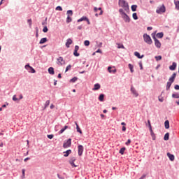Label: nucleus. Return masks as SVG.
Listing matches in <instances>:
<instances>
[{
    "label": "nucleus",
    "mask_w": 179,
    "mask_h": 179,
    "mask_svg": "<svg viewBox=\"0 0 179 179\" xmlns=\"http://www.w3.org/2000/svg\"><path fill=\"white\" fill-rule=\"evenodd\" d=\"M134 55L136 57H137V58H138L139 59H142V58H143V57H144L143 55L141 56V54H139V52H135Z\"/></svg>",
    "instance_id": "19"
},
{
    "label": "nucleus",
    "mask_w": 179,
    "mask_h": 179,
    "mask_svg": "<svg viewBox=\"0 0 179 179\" xmlns=\"http://www.w3.org/2000/svg\"><path fill=\"white\" fill-rule=\"evenodd\" d=\"M150 135L152 136V141H156V134L153 132V130H150Z\"/></svg>",
    "instance_id": "18"
},
{
    "label": "nucleus",
    "mask_w": 179,
    "mask_h": 179,
    "mask_svg": "<svg viewBox=\"0 0 179 179\" xmlns=\"http://www.w3.org/2000/svg\"><path fill=\"white\" fill-rule=\"evenodd\" d=\"M131 92L136 97L139 96V94H138V92H136V90H135L133 86L131 87Z\"/></svg>",
    "instance_id": "9"
},
{
    "label": "nucleus",
    "mask_w": 179,
    "mask_h": 179,
    "mask_svg": "<svg viewBox=\"0 0 179 179\" xmlns=\"http://www.w3.org/2000/svg\"><path fill=\"white\" fill-rule=\"evenodd\" d=\"M172 83H171V81L167 83V84H166V90H170V87H171V84Z\"/></svg>",
    "instance_id": "30"
},
{
    "label": "nucleus",
    "mask_w": 179,
    "mask_h": 179,
    "mask_svg": "<svg viewBox=\"0 0 179 179\" xmlns=\"http://www.w3.org/2000/svg\"><path fill=\"white\" fill-rule=\"evenodd\" d=\"M56 10H60L62 11V7L58 6L57 7H56Z\"/></svg>",
    "instance_id": "49"
},
{
    "label": "nucleus",
    "mask_w": 179,
    "mask_h": 179,
    "mask_svg": "<svg viewBox=\"0 0 179 179\" xmlns=\"http://www.w3.org/2000/svg\"><path fill=\"white\" fill-rule=\"evenodd\" d=\"M176 68H177V63L176 62H173L172 65L169 66L171 71H175Z\"/></svg>",
    "instance_id": "14"
},
{
    "label": "nucleus",
    "mask_w": 179,
    "mask_h": 179,
    "mask_svg": "<svg viewBox=\"0 0 179 179\" xmlns=\"http://www.w3.org/2000/svg\"><path fill=\"white\" fill-rule=\"evenodd\" d=\"M44 43H47V38H43L39 41V44H44Z\"/></svg>",
    "instance_id": "25"
},
{
    "label": "nucleus",
    "mask_w": 179,
    "mask_h": 179,
    "mask_svg": "<svg viewBox=\"0 0 179 179\" xmlns=\"http://www.w3.org/2000/svg\"><path fill=\"white\" fill-rule=\"evenodd\" d=\"M164 127L166 129H169V128H170V122H169V120H166L164 122Z\"/></svg>",
    "instance_id": "17"
},
{
    "label": "nucleus",
    "mask_w": 179,
    "mask_h": 179,
    "mask_svg": "<svg viewBox=\"0 0 179 179\" xmlns=\"http://www.w3.org/2000/svg\"><path fill=\"white\" fill-rule=\"evenodd\" d=\"M155 59H156V61H161V59H162V56H156L155 57Z\"/></svg>",
    "instance_id": "45"
},
{
    "label": "nucleus",
    "mask_w": 179,
    "mask_h": 179,
    "mask_svg": "<svg viewBox=\"0 0 179 179\" xmlns=\"http://www.w3.org/2000/svg\"><path fill=\"white\" fill-rule=\"evenodd\" d=\"M49 106H50V100H48L45 101V108H47V107H48Z\"/></svg>",
    "instance_id": "43"
},
{
    "label": "nucleus",
    "mask_w": 179,
    "mask_h": 179,
    "mask_svg": "<svg viewBox=\"0 0 179 179\" xmlns=\"http://www.w3.org/2000/svg\"><path fill=\"white\" fill-rule=\"evenodd\" d=\"M71 145H72V139L69 138L66 142L63 144V148L66 149L67 148H71Z\"/></svg>",
    "instance_id": "5"
},
{
    "label": "nucleus",
    "mask_w": 179,
    "mask_h": 179,
    "mask_svg": "<svg viewBox=\"0 0 179 179\" xmlns=\"http://www.w3.org/2000/svg\"><path fill=\"white\" fill-rule=\"evenodd\" d=\"M43 33H47V31H48V28H47V27H44L43 29Z\"/></svg>",
    "instance_id": "48"
},
{
    "label": "nucleus",
    "mask_w": 179,
    "mask_h": 179,
    "mask_svg": "<svg viewBox=\"0 0 179 179\" xmlns=\"http://www.w3.org/2000/svg\"><path fill=\"white\" fill-rule=\"evenodd\" d=\"M97 10H100L99 15H103V10H101V7H99V8H97V7L94 8V12H95V13H97Z\"/></svg>",
    "instance_id": "11"
},
{
    "label": "nucleus",
    "mask_w": 179,
    "mask_h": 179,
    "mask_svg": "<svg viewBox=\"0 0 179 179\" xmlns=\"http://www.w3.org/2000/svg\"><path fill=\"white\" fill-rule=\"evenodd\" d=\"M173 99H179V93H176L172 94Z\"/></svg>",
    "instance_id": "32"
},
{
    "label": "nucleus",
    "mask_w": 179,
    "mask_h": 179,
    "mask_svg": "<svg viewBox=\"0 0 179 179\" xmlns=\"http://www.w3.org/2000/svg\"><path fill=\"white\" fill-rule=\"evenodd\" d=\"M57 65H59V66L65 65V60H64V57H59L57 59Z\"/></svg>",
    "instance_id": "7"
},
{
    "label": "nucleus",
    "mask_w": 179,
    "mask_h": 179,
    "mask_svg": "<svg viewBox=\"0 0 179 179\" xmlns=\"http://www.w3.org/2000/svg\"><path fill=\"white\" fill-rule=\"evenodd\" d=\"M75 124L76 125V129L77 132H79V134H83L82 130L80 129V127H79V124H78V122H75Z\"/></svg>",
    "instance_id": "20"
},
{
    "label": "nucleus",
    "mask_w": 179,
    "mask_h": 179,
    "mask_svg": "<svg viewBox=\"0 0 179 179\" xmlns=\"http://www.w3.org/2000/svg\"><path fill=\"white\" fill-rule=\"evenodd\" d=\"M119 13L126 23H129V22H131V19L129 18V16H128V15L125 13V11H124V9L120 8Z\"/></svg>",
    "instance_id": "2"
},
{
    "label": "nucleus",
    "mask_w": 179,
    "mask_h": 179,
    "mask_svg": "<svg viewBox=\"0 0 179 179\" xmlns=\"http://www.w3.org/2000/svg\"><path fill=\"white\" fill-rule=\"evenodd\" d=\"M122 130L123 131V132H125L127 131V127H125V126H123Z\"/></svg>",
    "instance_id": "56"
},
{
    "label": "nucleus",
    "mask_w": 179,
    "mask_h": 179,
    "mask_svg": "<svg viewBox=\"0 0 179 179\" xmlns=\"http://www.w3.org/2000/svg\"><path fill=\"white\" fill-rule=\"evenodd\" d=\"M153 28L152 27H148V28H147V30H148V31H150V30H152Z\"/></svg>",
    "instance_id": "64"
},
{
    "label": "nucleus",
    "mask_w": 179,
    "mask_h": 179,
    "mask_svg": "<svg viewBox=\"0 0 179 179\" xmlns=\"http://www.w3.org/2000/svg\"><path fill=\"white\" fill-rule=\"evenodd\" d=\"M48 72L50 73V75H54L55 72H54V68L52 67H50L48 69Z\"/></svg>",
    "instance_id": "24"
},
{
    "label": "nucleus",
    "mask_w": 179,
    "mask_h": 179,
    "mask_svg": "<svg viewBox=\"0 0 179 179\" xmlns=\"http://www.w3.org/2000/svg\"><path fill=\"white\" fill-rule=\"evenodd\" d=\"M78 156H82V155H83V150H84L83 145H79L78 146Z\"/></svg>",
    "instance_id": "8"
},
{
    "label": "nucleus",
    "mask_w": 179,
    "mask_h": 179,
    "mask_svg": "<svg viewBox=\"0 0 179 179\" xmlns=\"http://www.w3.org/2000/svg\"><path fill=\"white\" fill-rule=\"evenodd\" d=\"M143 40L145 43L149 44L150 45L153 43V41H152V38H150V36L148 35V34H143Z\"/></svg>",
    "instance_id": "3"
},
{
    "label": "nucleus",
    "mask_w": 179,
    "mask_h": 179,
    "mask_svg": "<svg viewBox=\"0 0 179 179\" xmlns=\"http://www.w3.org/2000/svg\"><path fill=\"white\" fill-rule=\"evenodd\" d=\"M48 138L49 139H52V138H54V135H52V134H49V135H48Z\"/></svg>",
    "instance_id": "52"
},
{
    "label": "nucleus",
    "mask_w": 179,
    "mask_h": 179,
    "mask_svg": "<svg viewBox=\"0 0 179 179\" xmlns=\"http://www.w3.org/2000/svg\"><path fill=\"white\" fill-rule=\"evenodd\" d=\"M175 90H179V85H175Z\"/></svg>",
    "instance_id": "57"
},
{
    "label": "nucleus",
    "mask_w": 179,
    "mask_h": 179,
    "mask_svg": "<svg viewBox=\"0 0 179 179\" xmlns=\"http://www.w3.org/2000/svg\"><path fill=\"white\" fill-rule=\"evenodd\" d=\"M71 68H72V66H71V64L67 66L66 68V72H68L69 71V69H71Z\"/></svg>",
    "instance_id": "47"
},
{
    "label": "nucleus",
    "mask_w": 179,
    "mask_h": 179,
    "mask_svg": "<svg viewBox=\"0 0 179 179\" xmlns=\"http://www.w3.org/2000/svg\"><path fill=\"white\" fill-rule=\"evenodd\" d=\"M26 170L22 169V178H24V173H25Z\"/></svg>",
    "instance_id": "50"
},
{
    "label": "nucleus",
    "mask_w": 179,
    "mask_h": 179,
    "mask_svg": "<svg viewBox=\"0 0 179 179\" xmlns=\"http://www.w3.org/2000/svg\"><path fill=\"white\" fill-rule=\"evenodd\" d=\"M156 34H152V38L155 41V46L157 47V48H160V47H162V43H160V41L159 40H157V38H156Z\"/></svg>",
    "instance_id": "4"
},
{
    "label": "nucleus",
    "mask_w": 179,
    "mask_h": 179,
    "mask_svg": "<svg viewBox=\"0 0 179 179\" xmlns=\"http://www.w3.org/2000/svg\"><path fill=\"white\" fill-rule=\"evenodd\" d=\"M73 55L75 57H79V53H78V50H74Z\"/></svg>",
    "instance_id": "46"
},
{
    "label": "nucleus",
    "mask_w": 179,
    "mask_h": 179,
    "mask_svg": "<svg viewBox=\"0 0 179 179\" xmlns=\"http://www.w3.org/2000/svg\"><path fill=\"white\" fill-rule=\"evenodd\" d=\"M74 51H79V46L76 45Z\"/></svg>",
    "instance_id": "55"
},
{
    "label": "nucleus",
    "mask_w": 179,
    "mask_h": 179,
    "mask_svg": "<svg viewBox=\"0 0 179 179\" xmlns=\"http://www.w3.org/2000/svg\"><path fill=\"white\" fill-rule=\"evenodd\" d=\"M169 137H170V134L166 133V134L164 135V141H169Z\"/></svg>",
    "instance_id": "29"
},
{
    "label": "nucleus",
    "mask_w": 179,
    "mask_h": 179,
    "mask_svg": "<svg viewBox=\"0 0 179 179\" xmlns=\"http://www.w3.org/2000/svg\"><path fill=\"white\" fill-rule=\"evenodd\" d=\"M146 178V175H143L139 179H144Z\"/></svg>",
    "instance_id": "58"
},
{
    "label": "nucleus",
    "mask_w": 179,
    "mask_h": 179,
    "mask_svg": "<svg viewBox=\"0 0 179 179\" xmlns=\"http://www.w3.org/2000/svg\"><path fill=\"white\" fill-rule=\"evenodd\" d=\"M118 5L124 12H129V4L125 0H119Z\"/></svg>",
    "instance_id": "1"
},
{
    "label": "nucleus",
    "mask_w": 179,
    "mask_h": 179,
    "mask_svg": "<svg viewBox=\"0 0 179 179\" xmlns=\"http://www.w3.org/2000/svg\"><path fill=\"white\" fill-rule=\"evenodd\" d=\"M70 164L72 166V167H78V166L75 164V162H70Z\"/></svg>",
    "instance_id": "53"
},
{
    "label": "nucleus",
    "mask_w": 179,
    "mask_h": 179,
    "mask_svg": "<svg viewBox=\"0 0 179 179\" xmlns=\"http://www.w3.org/2000/svg\"><path fill=\"white\" fill-rule=\"evenodd\" d=\"M164 12H166V7L164 6V5H162L161 7L158 8L156 10V13H164Z\"/></svg>",
    "instance_id": "6"
},
{
    "label": "nucleus",
    "mask_w": 179,
    "mask_h": 179,
    "mask_svg": "<svg viewBox=\"0 0 179 179\" xmlns=\"http://www.w3.org/2000/svg\"><path fill=\"white\" fill-rule=\"evenodd\" d=\"M129 68L131 73H133V72H134V66L131 64H129Z\"/></svg>",
    "instance_id": "35"
},
{
    "label": "nucleus",
    "mask_w": 179,
    "mask_h": 179,
    "mask_svg": "<svg viewBox=\"0 0 179 179\" xmlns=\"http://www.w3.org/2000/svg\"><path fill=\"white\" fill-rule=\"evenodd\" d=\"M76 80H78V78L74 77L70 80V82H72V83H75V82H76Z\"/></svg>",
    "instance_id": "41"
},
{
    "label": "nucleus",
    "mask_w": 179,
    "mask_h": 179,
    "mask_svg": "<svg viewBox=\"0 0 179 179\" xmlns=\"http://www.w3.org/2000/svg\"><path fill=\"white\" fill-rule=\"evenodd\" d=\"M76 161V158L75 157H71L69 160V163H75V162Z\"/></svg>",
    "instance_id": "40"
},
{
    "label": "nucleus",
    "mask_w": 179,
    "mask_h": 179,
    "mask_svg": "<svg viewBox=\"0 0 179 179\" xmlns=\"http://www.w3.org/2000/svg\"><path fill=\"white\" fill-rule=\"evenodd\" d=\"M57 177L59 179H64V177H62L61 176H59V174H57Z\"/></svg>",
    "instance_id": "63"
},
{
    "label": "nucleus",
    "mask_w": 179,
    "mask_h": 179,
    "mask_svg": "<svg viewBox=\"0 0 179 179\" xmlns=\"http://www.w3.org/2000/svg\"><path fill=\"white\" fill-rule=\"evenodd\" d=\"M139 66H140L141 69H143V67L142 66V62L139 63Z\"/></svg>",
    "instance_id": "61"
},
{
    "label": "nucleus",
    "mask_w": 179,
    "mask_h": 179,
    "mask_svg": "<svg viewBox=\"0 0 179 179\" xmlns=\"http://www.w3.org/2000/svg\"><path fill=\"white\" fill-rule=\"evenodd\" d=\"M133 19H134V20H138V15L136 13H133Z\"/></svg>",
    "instance_id": "39"
},
{
    "label": "nucleus",
    "mask_w": 179,
    "mask_h": 179,
    "mask_svg": "<svg viewBox=\"0 0 179 179\" xmlns=\"http://www.w3.org/2000/svg\"><path fill=\"white\" fill-rule=\"evenodd\" d=\"M108 71L110 73H115L117 72L116 69L111 70V66L108 67Z\"/></svg>",
    "instance_id": "23"
},
{
    "label": "nucleus",
    "mask_w": 179,
    "mask_h": 179,
    "mask_svg": "<svg viewBox=\"0 0 179 179\" xmlns=\"http://www.w3.org/2000/svg\"><path fill=\"white\" fill-rule=\"evenodd\" d=\"M28 23H29V26H31V19L28 20Z\"/></svg>",
    "instance_id": "60"
},
{
    "label": "nucleus",
    "mask_w": 179,
    "mask_h": 179,
    "mask_svg": "<svg viewBox=\"0 0 179 179\" xmlns=\"http://www.w3.org/2000/svg\"><path fill=\"white\" fill-rule=\"evenodd\" d=\"M174 4H175V6H176V9L179 10V1H175Z\"/></svg>",
    "instance_id": "28"
},
{
    "label": "nucleus",
    "mask_w": 179,
    "mask_h": 179,
    "mask_svg": "<svg viewBox=\"0 0 179 179\" xmlns=\"http://www.w3.org/2000/svg\"><path fill=\"white\" fill-rule=\"evenodd\" d=\"M176 76H177V73H173L172 76L169 78V82H171V83H173V82H174V79H176Z\"/></svg>",
    "instance_id": "15"
},
{
    "label": "nucleus",
    "mask_w": 179,
    "mask_h": 179,
    "mask_svg": "<svg viewBox=\"0 0 179 179\" xmlns=\"http://www.w3.org/2000/svg\"><path fill=\"white\" fill-rule=\"evenodd\" d=\"M83 20H88L87 17H82L81 18H80L79 20H78V22H83Z\"/></svg>",
    "instance_id": "33"
},
{
    "label": "nucleus",
    "mask_w": 179,
    "mask_h": 179,
    "mask_svg": "<svg viewBox=\"0 0 179 179\" xmlns=\"http://www.w3.org/2000/svg\"><path fill=\"white\" fill-rule=\"evenodd\" d=\"M72 43H73L72 39L68 38V39L66 40V47L67 48H69V45H70L71 44H72Z\"/></svg>",
    "instance_id": "13"
},
{
    "label": "nucleus",
    "mask_w": 179,
    "mask_h": 179,
    "mask_svg": "<svg viewBox=\"0 0 179 179\" xmlns=\"http://www.w3.org/2000/svg\"><path fill=\"white\" fill-rule=\"evenodd\" d=\"M125 144H126L127 146H129V145L131 144V139H128V140H127V142H126Z\"/></svg>",
    "instance_id": "51"
},
{
    "label": "nucleus",
    "mask_w": 179,
    "mask_h": 179,
    "mask_svg": "<svg viewBox=\"0 0 179 179\" xmlns=\"http://www.w3.org/2000/svg\"><path fill=\"white\" fill-rule=\"evenodd\" d=\"M167 156H168L169 159L171 160V162H174L175 157L173 154L168 152Z\"/></svg>",
    "instance_id": "12"
},
{
    "label": "nucleus",
    "mask_w": 179,
    "mask_h": 179,
    "mask_svg": "<svg viewBox=\"0 0 179 179\" xmlns=\"http://www.w3.org/2000/svg\"><path fill=\"white\" fill-rule=\"evenodd\" d=\"M13 101H17L18 99L16 98V95H14L13 96Z\"/></svg>",
    "instance_id": "54"
},
{
    "label": "nucleus",
    "mask_w": 179,
    "mask_h": 179,
    "mask_svg": "<svg viewBox=\"0 0 179 179\" xmlns=\"http://www.w3.org/2000/svg\"><path fill=\"white\" fill-rule=\"evenodd\" d=\"M99 89H100V84L96 83L94 85L92 90H99Z\"/></svg>",
    "instance_id": "22"
},
{
    "label": "nucleus",
    "mask_w": 179,
    "mask_h": 179,
    "mask_svg": "<svg viewBox=\"0 0 179 179\" xmlns=\"http://www.w3.org/2000/svg\"><path fill=\"white\" fill-rule=\"evenodd\" d=\"M138 8V6L136 5H132L131 6V10L132 12H136V8Z\"/></svg>",
    "instance_id": "31"
},
{
    "label": "nucleus",
    "mask_w": 179,
    "mask_h": 179,
    "mask_svg": "<svg viewBox=\"0 0 179 179\" xmlns=\"http://www.w3.org/2000/svg\"><path fill=\"white\" fill-rule=\"evenodd\" d=\"M84 45H85L86 47H89V45H90V41H89L88 40L85 41H84Z\"/></svg>",
    "instance_id": "34"
},
{
    "label": "nucleus",
    "mask_w": 179,
    "mask_h": 179,
    "mask_svg": "<svg viewBox=\"0 0 179 179\" xmlns=\"http://www.w3.org/2000/svg\"><path fill=\"white\" fill-rule=\"evenodd\" d=\"M117 48H122V49H125V47L124 46V45H121L120 43H117Z\"/></svg>",
    "instance_id": "44"
},
{
    "label": "nucleus",
    "mask_w": 179,
    "mask_h": 179,
    "mask_svg": "<svg viewBox=\"0 0 179 179\" xmlns=\"http://www.w3.org/2000/svg\"><path fill=\"white\" fill-rule=\"evenodd\" d=\"M124 152H125V147L122 148L120 151L119 153H120V155H124Z\"/></svg>",
    "instance_id": "36"
},
{
    "label": "nucleus",
    "mask_w": 179,
    "mask_h": 179,
    "mask_svg": "<svg viewBox=\"0 0 179 179\" xmlns=\"http://www.w3.org/2000/svg\"><path fill=\"white\" fill-rule=\"evenodd\" d=\"M66 129H68V126H64V127L59 131V135H61V134H64Z\"/></svg>",
    "instance_id": "21"
},
{
    "label": "nucleus",
    "mask_w": 179,
    "mask_h": 179,
    "mask_svg": "<svg viewBox=\"0 0 179 179\" xmlns=\"http://www.w3.org/2000/svg\"><path fill=\"white\" fill-rule=\"evenodd\" d=\"M71 22H72V18L68 15L66 18V23H71Z\"/></svg>",
    "instance_id": "38"
},
{
    "label": "nucleus",
    "mask_w": 179,
    "mask_h": 179,
    "mask_svg": "<svg viewBox=\"0 0 179 179\" xmlns=\"http://www.w3.org/2000/svg\"><path fill=\"white\" fill-rule=\"evenodd\" d=\"M99 101H104V94H101L99 96Z\"/></svg>",
    "instance_id": "26"
},
{
    "label": "nucleus",
    "mask_w": 179,
    "mask_h": 179,
    "mask_svg": "<svg viewBox=\"0 0 179 179\" xmlns=\"http://www.w3.org/2000/svg\"><path fill=\"white\" fill-rule=\"evenodd\" d=\"M95 52H99L100 54H101V50L100 49H98Z\"/></svg>",
    "instance_id": "62"
},
{
    "label": "nucleus",
    "mask_w": 179,
    "mask_h": 179,
    "mask_svg": "<svg viewBox=\"0 0 179 179\" xmlns=\"http://www.w3.org/2000/svg\"><path fill=\"white\" fill-rule=\"evenodd\" d=\"M67 15L68 16H72L73 15V12L71 10H67Z\"/></svg>",
    "instance_id": "37"
},
{
    "label": "nucleus",
    "mask_w": 179,
    "mask_h": 179,
    "mask_svg": "<svg viewBox=\"0 0 179 179\" xmlns=\"http://www.w3.org/2000/svg\"><path fill=\"white\" fill-rule=\"evenodd\" d=\"M164 36V34H163V32H160L157 34V37L158 38H163V36Z\"/></svg>",
    "instance_id": "27"
},
{
    "label": "nucleus",
    "mask_w": 179,
    "mask_h": 179,
    "mask_svg": "<svg viewBox=\"0 0 179 179\" xmlns=\"http://www.w3.org/2000/svg\"><path fill=\"white\" fill-rule=\"evenodd\" d=\"M148 124L150 131H152L153 129H152V124H150V120H148Z\"/></svg>",
    "instance_id": "42"
},
{
    "label": "nucleus",
    "mask_w": 179,
    "mask_h": 179,
    "mask_svg": "<svg viewBox=\"0 0 179 179\" xmlns=\"http://www.w3.org/2000/svg\"><path fill=\"white\" fill-rule=\"evenodd\" d=\"M71 153H72V150H68L66 152H64V157H68L69 156V155H71Z\"/></svg>",
    "instance_id": "16"
},
{
    "label": "nucleus",
    "mask_w": 179,
    "mask_h": 179,
    "mask_svg": "<svg viewBox=\"0 0 179 179\" xmlns=\"http://www.w3.org/2000/svg\"><path fill=\"white\" fill-rule=\"evenodd\" d=\"M82 28H83L82 25L78 26V27H77L78 30H82Z\"/></svg>",
    "instance_id": "59"
},
{
    "label": "nucleus",
    "mask_w": 179,
    "mask_h": 179,
    "mask_svg": "<svg viewBox=\"0 0 179 179\" xmlns=\"http://www.w3.org/2000/svg\"><path fill=\"white\" fill-rule=\"evenodd\" d=\"M30 70V71L31 72V73H36V70H34V69H33V67L30 66V65L27 64L25 65V69H29Z\"/></svg>",
    "instance_id": "10"
}]
</instances>
